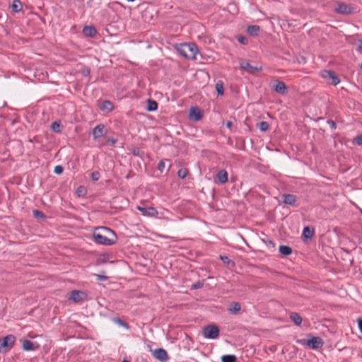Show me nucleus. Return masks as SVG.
<instances>
[{
  "instance_id": "nucleus-1",
  "label": "nucleus",
  "mask_w": 362,
  "mask_h": 362,
  "mask_svg": "<svg viewBox=\"0 0 362 362\" xmlns=\"http://www.w3.org/2000/svg\"><path fill=\"white\" fill-rule=\"evenodd\" d=\"M95 241L98 244L111 245L116 242L117 237L111 229L106 227H98L93 233Z\"/></svg>"
},
{
  "instance_id": "nucleus-2",
  "label": "nucleus",
  "mask_w": 362,
  "mask_h": 362,
  "mask_svg": "<svg viewBox=\"0 0 362 362\" xmlns=\"http://www.w3.org/2000/svg\"><path fill=\"white\" fill-rule=\"evenodd\" d=\"M177 52L188 59H194L198 52L197 47L194 43H184L176 47Z\"/></svg>"
},
{
  "instance_id": "nucleus-3",
  "label": "nucleus",
  "mask_w": 362,
  "mask_h": 362,
  "mask_svg": "<svg viewBox=\"0 0 362 362\" xmlns=\"http://www.w3.org/2000/svg\"><path fill=\"white\" fill-rule=\"evenodd\" d=\"M16 337L9 334L0 339V353H6L8 349L12 348L15 344Z\"/></svg>"
},
{
  "instance_id": "nucleus-4",
  "label": "nucleus",
  "mask_w": 362,
  "mask_h": 362,
  "mask_svg": "<svg viewBox=\"0 0 362 362\" xmlns=\"http://www.w3.org/2000/svg\"><path fill=\"white\" fill-rule=\"evenodd\" d=\"M219 328L214 325H208L204 327L202 330L203 336L208 339H216L219 336Z\"/></svg>"
},
{
  "instance_id": "nucleus-5",
  "label": "nucleus",
  "mask_w": 362,
  "mask_h": 362,
  "mask_svg": "<svg viewBox=\"0 0 362 362\" xmlns=\"http://www.w3.org/2000/svg\"><path fill=\"white\" fill-rule=\"evenodd\" d=\"M321 76L332 85H337L340 80L338 76L331 71L323 70L320 73Z\"/></svg>"
},
{
  "instance_id": "nucleus-6",
  "label": "nucleus",
  "mask_w": 362,
  "mask_h": 362,
  "mask_svg": "<svg viewBox=\"0 0 362 362\" xmlns=\"http://www.w3.org/2000/svg\"><path fill=\"white\" fill-rule=\"evenodd\" d=\"M334 10L339 13L348 15L351 13L354 9L351 6L344 3H337Z\"/></svg>"
},
{
  "instance_id": "nucleus-7",
  "label": "nucleus",
  "mask_w": 362,
  "mask_h": 362,
  "mask_svg": "<svg viewBox=\"0 0 362 362\" xmlns=\"http://www.w3.org/2000/svg\"><path fill=\"white\" fill-rule=\"evenodd\" d=\"M305 344L312 349H319L322 346L323 341L318 337H313L311 339H308Z\"/></svg>"
},
{
  "instance_id": "nucleus-8",
  "label": "nucleus",
  "mask_w": 362,
  "mask_h": 362,
  "mask_svg": "<svg viewBox=\"0 0 362 362\" xmlns=\"http://www.w3.org/2000/svg\"><path fill=\"white\" fill-rule=\"evenodd\" d=\"M203 117L202 110L197 107H192L189 110V117L192 121H199Z\"/></svg>"
},
{
  "instance_id": "nucleus-9",
  "label": "nucleus",
  "mask_w": 362,
  "mask_h": 362,
  "mask_svg": "<svg viewBox=\"0 0 362 362\" xmlns=\"http://www.w3.org/2000/svg\"><path fill=\"white\" fill-rule=\"evenodd\" d=\"M107 134V129L104 124H98L93 129L94 139H99Z\"/></svg>"
},
{
  "instance_id": "nucleus-10",
  "label": "nucleus",
  "mask_w": 362,
  "mask_h": 362,
  "mask_svg": "<svg viewBox=\"0 0 362 362\" xmlns=\"http://www.w3.org/2000/svg\"><path fill=\"white\" fill-rule=\"evenodd\" d=\"M86 297L84 292L80 291H73L70 293L69 299L75 303H78L83 300Z\"/></svg>"
},
{
  "instance_id": "nucleus-11",
  "label": "nucleus",
  "mask_w": 362,
  "mask_h": 362,
  "mask_svg": "<svg viewBox=\"0 0 362 362\" xmlns=\"http://www.w3.org/2000/svg\"><path fill=\"white\" fill-rule=\"evenodd\" d=\"M136 209L142 213L144 216H150V217H156L158 216V211L153 207H141L137 206Z\"/></svg>"
},
{
  "instance_id": "nucleus-12",
  "label": "nucleus",
  "mask_w": 362,
  "mask_h": 362,
  "mask_svg": "<svg viewBox=\"0 0 362 362\" xmlns=\"http://www.w3.org/2000/svg\"><path fill=\"white\" fill-rule=\"evenodd\" d=\"M153 356L157 360L164 362L168 359V356L165 350L163 349H155L153 352Z\"/></svg>"
},
{
  "instance_id": "nucleus-13",
  "label": "nucleus",
  "mask_w": 362,
  "mask_h": 362,
  "mask_svg": "<svg viewBox=\"0 0 362 362\" xmlns=\"http://www.w3.org/2000/svg\"><path fill=\"white\" fill-rule=\"evenodd\" d=\"M240 66L242 69L245 70L250 74H253L256 71L261 70V68L251 66L248 62L241 60L240 62Z\"/></svg>"
},
{
  "instance_id": "nucleus-14",
  "label": "nucleus",
  "mask_w": 362,
  "mask_h": 362,
  "mask_svg": "<svg viewBox=\"0 0 362 362\" xmlns=\"http://www.w3.org/2000/svg\"><path fill=\"white\" fill-rule=\"evenodd\" d=\"M22 347L25 351H34L39 348V345L28 339L22 340Z\"/></svg>"
},
{
  "instance_id": "nucleus-15",
  "label": "nucleus",
  "mask_w": 362,
  "mask_h": 362,
  "mask_svg": "<svg viewBox=\"0 0 362 362\" xmlns=\"http://www.w3.org/2000/svg\"><path fill=\"white\" fill-rule=\"evenodd\" d=\"M273 88L276 92L280 94H285L287 90V87L285 83L279 81L276 82Z\"/></svg>"
},
{
  "instance_id": "nucleus-16",
  "label": "nucleus",
  "mask_w": 362,
  "mask_h": 362,
  "mask_svg": "<svg viewBox=\"0 0 362 362\" xmlns=\"http://www.w3.org/2000/svg\"><path fill=\"white\" fill-rule=\"evenodd\" d=\"M216 178L220 183L224 184L228 181V173L225 170H221L217 173Z\"/></svg>"
},
{
  "instance_id": "nucleus-17",
  "label": "nucleus",
  "mask_w": 362,
  "mask_h": 362,
  "mask_svg": "<svg viewBox=\"0 0 362 362\" xmlns=\"http://www.w3.org/2000/svg\"><path fill=\"white\" fill-rule=\"evenodd\" d=\"M284 203L288 205H293L296 201V197L293 194H286L283 195Z\"/></svg>"
},
{
  "instance_id": "nucleus-18",
  "label": "nucleus",
  "mask_w": 362,
  "mask_h": 362,
  "mask_svg": "<svg viewBox=\"0 0 362 362\" xmlns=\"http://www.w3.org/2000/svg\"><path fill=\"white\" fill-rule=\"evenodd\" d=\"M83 33L86 36L93 37L96 34V30L90 26H85Z\"/></svg>"
},
{
  "instance_id": "nucleus-19",
  "label": "nucleus",
  "mask_w": 362,
  "mask_h": 362,
  "mask_svg": "<svg viewBox=\"0 0 362 362\" xmlns=\"http://www.w3.org/2000/svg\"><path fill=\"white\" fill-rule=\"evenodd\" d=\"M158 108V104L156 101L154 100H147V107H146V110L148 111H155Z\"/></svg>"
},
{
  "instance_id": "nucleus-20",
  "label": "nucleus",
  "mask_w": 362,
  "mask_h": 362,
  "mask_svg": "<svg viewBox=\"0 0 362 362\" xmlns=\"http://www.w3.org/2000/svg\"><path fill=\"white\" fill-rule=\"evenodd\" d=\"M100 108L103 110L111 111L113 109V105L111 102L106 100L103 102L100 105Z\"/></svg>"
},
{
  "instance_id": "nucleus-21",
  "label": "nucleus",
  "mask_w": 362,
  "mask_h": 362,
  "mask_svg": "<svg viewBox=\"0 0 362 362\" xmlns=\"http://www.w3.org/2000/svg\"><path fill=\"white\" fill-rule=\"evenodd\" d=\"M290 317L292 321L297 325H299L302 322V317L296 313H291Z\"/></svg>"
},
{
  "instance_id": "nucleus-22",
  "label": "nucleus",
  "mask_w": 362,
  "mask_h": 362,
  "mask_svg": "<svg viewBox=\"0 0 362 362\" xmlns=\"http://www.w3.org/2000/svg\"><path fill=\"white\" fill-rule=\"evenodd\" d=\"M241 309V306L238 303H232L228 308V310L233 314L238 313Z\"/></svg>"
},
{
  "instance_id": "nucleus-23",
  "label": "nucleus",
  "mask_w": 362,
  "mask_h": 362,
  "mask_svg": "<svg viewBox=\"0 0 362 362\" xmlns=\"http://www.w3.org/2000/svg\"><path fill=\"white\" fill-rule=\"evenodd\" d=\"M303 235L305 238H311L314 235V230L309 226H306L303 229Z\"/></svg>"
},
{
  "instance_id": "nucleus-24",
  "label": "nucleus",
  "mask_w": 362,
  "mask_h": 362,
  "mask_svg": "<svg viewBox=\"0 0 362 362\" xmlns=\"http://www.w3.org/2000/svg\"><path fill=\"white\" fill-rule=\"evenodd\" d=\"M260 30L259 26L258 25H250L248 26L247 31L249 34L252 35H257Z\"/></svg>"
},
{
  "instance_id": "nucleus-25",
  "label": "nucleus",
  "mask_w": 362,
  "mask_h": 362,
  "mask_svg": "<svg viewBox=\"0 0 362 362\" xmlns=\"http://www.w3.org/2000/svg\"><path fill=\"white\" fill-rule=\"evenodd\" d=\"M279 252L284 255H289L292 252V249L286 245H281L279 247Z\"/></svg>"
},
{
  "instance_id": "nucleus-26",
  "label": "nucleus",
  "mask_w": 362,
  "mask_h": 362,
  "mask_svg": "<svg viewBox=\"0 0 362 362\" xmlns=\"http://www.w3.org/2000/svg\"><path fill=\"white\" fill-rule=\"evenodd\" d=\"M12 9L14 12H18L22 8V5L20 1L15 0L11 5Z\"/></svg>"
},
{
  "instance_id": "nucleus-27",
  "label": "nucleus",
  "mask_w": 362,
  "mask_h": 362,
  "mask_svg": "<svg viewBox=\"0 0 362 362\" xmlns=\"http://www.w3.org/2000/svg\"><path fill=\"white\" fill-rule=\"evenodd\" d=\"M222 362H235L236 357L234 355H223L221 357Z\"/></svg>"
},
{
  "instance_id": "nucleus-28",
  "label": "nucleus",
  "mask_w": 362,
  "mask_h": 362,
  "mask_svg": "<svg viewBox=\"0 0 362 362\" xmlns=\"http://www.w3.org/2000/svg\"><path fill=\"white\" fill-rule=\"evenodd\" d=\"M216 89L219 95H223L224 93L223 83L221 81H218L216 84Z\"/></svg>"
},
{
  "instance_id": "nucleus-29",
  "label": "nucleus",
  "mask_w": 362,
  "mask_h": 362,
  "mask_svg": "<svg viewBox=\"0 0 362 362\" xmlns=\"http://www.w3.org/2000/svg\"><path fill=\"white\" fill-rule=\"evenodd\" d=\"M257 127L262 132H266L267 130H268L269 124L267 122H261L260 123L257 124Z\"/></svg>"
},
{
  "instance_id": "nucleus-30",
  "label": "nucleus",
  "mask_w": 362,
  "mask_h": 362,
  "mask_svg": "<svg viewBox=\"0 0 362 362\" xmlns=\"http://www.w3.org/2000/svg\"><path fill=\"white\" fill-rule=\"evenodd\" d=\"M187 174H188V170L186 168H181L177 172L178 177L182 179L185 178L187 177Z\"/></svg>"
},
{
  "instance_id": "nucleus-31",
  "label": "nucleus",
  "mask_w": 362,
  "mask_h": 362,
  "mask_svg": "<svg viewBox=\"0 0 362 362\" xmlns=\"http://www.w3.org/2000/svg\"><path fill=\"white\" fill-rule=\"evenodd\" d=\"M52 129L55 132H60V124L57 122H54L52 124Z\"/></svg>"
},
{
  "instance_id": "nucleus-32",
  "label": "nucleus",
  "mask_w": 362,
  "mask_h": 362,
  "mask_svg": "<svg viewBox=\"0 0 362 362\" xmlns=\"http://www.w3.org/2000/svg\"><path fill=\"white\" fill-rule=\"evenodd\" d=\"M76 193L78 196H83L86 194V189L85 187L80 186L77 188Z\"/></svg>"
},
{
  "instance_id": "nucleus-33",
  "label": "nucleus",
  "mask_w": 362,
  "mask_h": 362,
  "mask_svg": "<svg viewBox=\"0 0 362 362\" xmlns=\"http://www.w3.org/2000/svg\"><path fill=\"white\" fill-rule=\"evenodd\" d=\"M203 285H204V284L202 281H198L197 282H196L195 284L192 285V289L201 288L203 286Z\"/></svg>"
},
{
  "instance_id": "nucleus-34",
  "label": "nucleus",
  "mask_w": 362,
  "mask_h": 362,
  "mask_svg": "<svg viewBox=\"0 0 362 362\" xmlns=\"http://www.w3.org/2000/svg\"><path fill=\"white\" fill-rule=\"evenodd\" d=\"M33 215L35 218H43L45 217L42 212L38 211V210H34L33 211Z\"/></svg>"
},
{
  "instance_id": "nucleus-35",
  "label": "nucleus",
  "mask_w": 362,
  "mask_h": 362,
  "mask_svg": "<svg viewBox=\"0 0 362 362\" xmlns=\"http://www.w3.org/2000/svg\"><path fill=\"white\" fill-rule=\"evenodd\" d=\"M91 178H92V180H93V181H97V180H99V178H100V174H99V173H98V172H96V171L93 172V173H91Z\"/></svg>"
},
{
  "instance_id": "nucleus-36",
  "label": "nucleus",
  "mask_w": 362,
  "mask_h": 362,
  "mask_svg": "<svg viewBox=\"0 0 362 362\" xmlns=\"http://www.w3.org/2000/svg\"><path fill=\"white\" fill-rule=\"evenodd\" d=\"M63 170H64V168H63V167L62 165H57L54 168V172L56 174L59 175V174L62 173Z\"/></svg>"
},
{
  "instance_id": "nucleus-37",
  "label": "nucleus",
  "mask_w": 362,
  "mask_h": 362,
  "mask_svg": "<svg viewBox=\"0 0 362 362\" xmlns=\"http://www.w3.org/2000/svg\"><path fill=\"white\" fill-rule=\"evenodd\" d=\"M165 168V163L164 160H160L158 163V170L160 172H163L164 169Z\"/></svg>"
},
{
  "instance_id": "nucleus-38",
  "label": "nucleus",
  "mask_w": 362,
  "mask_h": 362,
  "mask_svg": "<svg viewBox=\"0 0 362 362\" xmlns=\"http://www.w3.org/2000/svg\"><path fill=\"white\" fill-rule=\"evenodd\" d=\"M354 140L358 145H362V134L356 136Z\"/></svg>"
},
{
  "instance_id": "nucleus-39",
  "label": "nucleus",
  "mask_w": 362,
  "mask_h": 362,
  "mask_svg": "<svg viewBox=\"0 0 362 362\" xmlns=\"http://www.w3.org/2000/svg\"><path fill=\"white\" fill-rule=\"evenodd\" d=\"M238 40L240 43L241 44H246L247 43V39L244 36H240L238 38Z\"/></svg>"
},
{
  "instance_id": "nucleus-40",
  "label": "nucleus",
  "mask_w": 362,
  "mask_h": 362,
  "mask_svg": "<svg viewBox=\"0 0 362 362\" xmlns=\"http://www.w3.org/2000/svg\"><path fill=\"white\" fill-rule=\"evenodd\" d=\"M98 280L104 281L107 279L105 276L96 275Z\"/></svg>"
},
{
  "instance_id": "nucleus-41",
  "label": "nucleus",
  "mask_w": 362,
  "mask_h": 362,
  "mask_svg": "<svg viewBox=\"0 0 362 362\" xmlns=\"http://www.w3.org/2000/svg\"><path fill=\"white\" fill-rule=\"evenodd\" d=\"M220 257L223 261V262H225V263L229 262L228 257H226V256H223V257L221 256Z\"/></svg>"
},
{
  "instance_id": "nucleus-42",
  "label": "nucleus",
  "mask_w": 362,
  "mask_h": 362,
  "mask_svg": "<svg viewBox=\"0 0 362 362\" xmlns=\"http://www.w3.org/2000/svg\"><path fill=\"white\" fill-rule=\"evenodd\" d=\"M358 322L359 329L362 333V319H358Z\"/></svg>"
},
{
  "instance_id": "nucleus-43",
  "label": "nucleus",
  "mask_w": 362,
  "mask_h": 362,
  "mask_svg": "<svg viewBox=\"0 0 362 362\" xmlns=\"http://www.w3.org/2000/svg\"><path fill=\"white\" fill-rule=\"evenodd\" d=\"M226 127L228 128V129H230L231 127H232V122H230V121H228L226 123Z\"/></svg>"
},
{
  "instance_id": "nucleus-44",
  "label": "nucleus",
  "mask_w": 362,
  "mask_h": 362,
  "mask_svg": "<svg viewBox=\"0 0 362 362\" xmlns=\"http://www.w3.org/2000/svg\"><path fill=\"white\" fill-rule=\"evenodd\" d=\"M358 49L362 50V40L359 42Z\"/></svg>"
},
{
  "instance_id": "nucleus-45",
  "label": "nucleus",
  "mask_w": 362,
  "mask_h": 362,
  "mask_svg": "<svg viewBox=\"0 0 362 362\" xmlns=\"http://www.w3.org/2000/svg\"><path fill=\"white\" fill-rule=\"evenodd\" d=\"M330 123L332 124V127H335V123L333 121H332Z\"/></svg>"
},
{
  "instance_id": "nucleus-46",
  "label": "nucleus",
  "mask_w": 362,
  "mask_h": 362,
  "mask_svg": "<svg viewBox=\"0 0 362 362\" xmlns=\"http://www.w3.org/2000/svg\"><path fill=\"white\" fill-rule=\"evenodd\" d=\"M122 362H129V361L127 360H123Z\"/></svg>"
},
{
  "instance_id": "nucleus-47",
  "label": "nucleus",
  "mask_w": 362,
  "mask_h": 362,
  "mask_svg": "<svg viewBox=\"0 0 362 362\" xmlns=\"http://www.w3.org/2000/svg\"><path fill=\"white\" fill-rule=\"evenodd\" d=\"M115 141L114 140L111 141V143H112V144H115Z\"/></svg>"
},
{
  "instance_id": "nucleus-48",
  "label": "nucleus",
  "mask_w": 362,
  "mask_h": 362,
  "mask_svg": "<svg viewBox=\"0 0 362 362\" xmlns=\"http://www.w3.org/2000/svg\"><path fill=\"white\" fill-rule=\"evenodd\" d=\"M361 214H362V211H361Z\"/></svg>"
}]
</instances>
